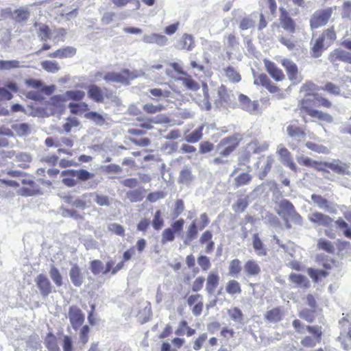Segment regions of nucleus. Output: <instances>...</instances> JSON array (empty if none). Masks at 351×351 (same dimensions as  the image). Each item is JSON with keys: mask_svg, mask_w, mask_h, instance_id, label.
I'll return each instance as SVG.
<instances>
[{"mask_svg": "<svg viewBox=\"0 0 351 351\" xmlns=\"http://www.w3.org/2000/svg\"><path fill=\"white\" fill-rule=\"evenodd\" d=\"M324 42L323 38L320 36L317 38L311 49V56L314 58H319L322 56L324 50Z\"/></svg>", "mask_w": 351, "mask_h": 351, "instance_id": "nucleus-32", "label": "nucleus"}, {"mask_svg": "<svg viewBox=\"0 0 351 351\" xmlns=\"http://www.w3.org/2000/svg\"><path fill=\"white\" fill-rule=\"evenodd\" d=\"M219 276L217 271H211L209 273L205 290L208 295H213L217 287L219 285Z\"/></svg>", "mask_w": 351, "mask_h": 351, "instance_id": "nucleus-25", "label": "nucleus"}, {"mask_svg": "<svg viewBox=\"0 0 351 351\" xmlns=\"http://www.w3.org/2000/svg\"><path fill=\"white\" fill-rule=\"evenodd\" d=\"M69 277L73 285L77 287H80L84 282V278L81 269L76 264L69 270Z\"/></svg>", "mask_w": 351, "mask_h": 351, "instance_id": "nucleus-22", "label": "nucleus"}, {"mask_svg": "<svg viewBox=\"0 0 351 351\" xmlns=\"http://www.w3.org/2000/svg\"><path fill=\"white\" fill-rule=\"evenodd\" d=\"M76 51L77 50L75 47L68 46L59 49L53 53H50L47 56L49 58H71L75 55Z\"/></svg>", "mask_w": 351, "mask_h": 351, "instance_id": "nucleus-27", "label": "nucleus"}, {"mask_svg": "<svg viewBox=\"0 0 351 351\" xmlns=\"http://www.w3.org/2000/svg\"><path fill=\"white\" fill-rule=\"evenodd\" d=\"M239 105L244 110L252 112L257 110L258 104L256 101H252L247 96L240 94L239 95Z\"/></svg>", "mask_w": 351, "mask_h": 351, "instance_id": "nucleus-23", "label": "nucleus"}, {"mask_svg": "<svg viewBox=\"0 0 351 351\" xmlns=\"http://www.w3.org/2000/svg\"><path fill=\"white\" fill-rule=\"evenodd\" d=\"M249 205L248 197H239L232 205V210L235 213H243Z\"/></svg>", "mask_w": 351, "mask_h": 351, "instance_id": "nucleus-43", "label": "nucleus"}, {"mask_svg": "<svg viewBox=\"0 0 351 351\" xmlns=\"http://www.w3.org/2000/svg\"><path fill=\"white\" fill-rule=\"evenodd\" d=\"M314 99H315V103L313 104L314 107L323 106L329 108L332 106V104L328 99L322 97L318 93H317V95H315Z\"/></svg>", "mask_w": 351, "mask_h": 351, "instance_id": "nucleus-60", "label": "nucleus"}, {"mask_svg": "<svg viewBox=\"0 0 351 351\" xmlns=\"http://www.w3.org/2000/svg\"><path fill=\"white\" fill-rule=\"evenodd\" d=\"M322 328L318 325H313L307 327V332L312 335V336H305L303 337L300 343L305 348H313L317 343L321 342L322 337L323 335Z\"/></svg>", "mask_w": 351, "mask_h": 351, "instance_id": "nucleus-3", "label": "nucleus"}, {"mask_svg": "<svg viewBox=\"0 0 351 351\" xmlns=\"http://www.w3.org/2000/svg\"><path fill=\"white\" fill-rule=\"evenodd\" d=\"M26 345L32 350H37L40 346L38 335L36 334L30 335L26 341Z\"/></svg>", "mask_w": 351, "mask_h": 351, "instance_id": "nucleus-64", "label": "nucleus"}, {"mask_svg": "<svg viewBox=\"0 0 351 351\" xmlns=\"http://www.w3.org/2000/svg\"><path fill=\"white\" fill-rule=\"evenodd\" d=\"M225 72L226 77L232 82H239L241 80V75L232 66L227 67Z\"/></svg>", "mask_w": 351, "mask_h": 351, "instance_id": "nucleus-61", "label": "nucleus"}, {"mask_svg": "<svg viewBox=\"0 0 351 351\" xmlns=\"http://www.w3.org/2000/svg\"><path fill=\"white\" fill-rule=\"evenodd\" d=\"M198 228L196 220H193L186 228L185 235L182 236L183 243L185 245H190L191 242L197 238L198 234Z\"/></svg>", "mask_w": 351, "mask_h": 351, "instance_id": "nucleus-19", "label": "nucleus"}, {"mask_svg": "<svg viewBox=\"0 0 351 351\" xmlns=\"http://www.w3.org/2000/svg\"><path fill=\"white\" fill-rule=\"evenodd\" d=\"M286 130L289 138L287 140L289 147L292 149H296L302 139L305 137L306 133L302 128L294 125H288Z\"/></svg>", "mask_w": 351, "mask_h": 351, "instance_id": "nucleus-4", "label": "nucleus"}, {"mask_svg": "<svg viewBox=\"0 0 351 351\" xmlns=\"http://www.w3.org/2000/svg\"><path fill=\"white\" fill-rule=\"evenodd\" d=\"M34 281L43 298L47 297L52 292H56L53 286L46 275L40 274L36 276Z\"/></svg>", "mask_w": 351, "mask_h": 351, "instance_id": "nucleus-5", "label": "nucleus"}, {"mask_svg": "<svg viewBox=\"0 0 351 351\" xmlns=\"http://www.w3.org/2000/svg\"><path fill=\"white\" fill-rule=\"evenodd\" d=\"M278 208L276 210L277 214L282 219H287V215L292 211L295 208L293 204L287 199H282L280 201L276 202Z\"/></svg>", "mask_w": 351, "mask_h": 351, "instance_id": "nucleus-18", "label": "nucleus"}, {"mask_svg": "<svg viewBox=\"0 0 351 351\" xmlns=\"http://www.w3.org/2000/svg\"><path fill=\"white\" fill-rule=\"evenodd\" d=\"M328 60L333 64L338 61L351 64V52L337 48L330 53Z\"/></svg>", "mask_w": 351, "mask_h": 351, "instance_id": "nucleus-9", "label": "nucleus"}, {"mask_svg": "<svg viewBox=\"0 0 351 351\" xmlns=\"http://www.w3.org/2000/svg\"><path fill=\"white\" fill-rule=\"evenodd\" d=\"M317 247L330 254H333L335 252V247L332 242L325 239L318 240Z\"/></svg>", "mask_w": 351, "mask_h": 351, "instance_id": "nucleus-49", "label": "nucleus"}, {"mask_svg": "<svg viewBox=\"0 0 351 351\" xmlns=\"http://www.w3.org/2000/svg\"><path fill=\"white\" fill-rule=\"evenodd\" d=\"M282 65L285 69L289 79L293 82L294 84H298L302 80L301 75L298 73L297 65L289 59H284L282 60Z\"/></svg>", "mask_w": 351, "mask_h": 351, "instance_id": "nucleus-8", "label": "nucleus"}, {"mask_svg": "<svg viewBox=\"0 0 351 351\" xmlns=\"http://www.w3.org/2000/svg\"><path fill=\"white\" fill-rule=\"evenodd\" d=\"M68 315L73 328L77 330L84 323V314L77 306H71L69 308Z\"/></svg>", "mask_w": 351, "mask_h": 351, "instance_id": "nucleus-7", "label": "nucleus"}, {"mask_svg": "<svg viewBox=\"0 0 351 351\" xmlns=\"http://www.w3.org/2000/svg\"><path fill=\"white\" fill-rule=\"evenodd\" d=\"M311 198L313 203L315 204L319 208L324 209L326 211L330 213H336V208L321 195L312 194Z\"/></svg>", "mask_w": 351, "mask_h": 351, "instance_id": "nucleus-16", "label": "nucleus"}, {"mask_svg": "<svg viewBox=\"0 0 351 351\" xmlns=\"http://www.w3.org/2000/svg\"><path fill=\"white\" fill-rule=\"evenodd\" d=\"M315 310L314 309L303 308L299 312L298 316L307 322L312 323L315 319Z\"/></svg>", "mask_w": 351, "mask_h": 351, "instance_id": "nucleus-53", "label": "nucleus"}, {"mask_svg": "<svg viewBox=\"0 0 351 351\" xmlns=\"http://www.w3.org/2000/svg\"><path fill=\"white\" fill-rule=\"evenodd\" d=\"M34 26L37 27V36L40 41L46 42L51 38L50 28L45 24L35 23Z\"/></svg>", "mask_w": 351, "mask_h": 351, "instance_id": "nucleus-29", "label": "nucleus"}, {"mask_svg": "<svg viewBox=\"0 0 351 351\" xmlns=\"http://www.w3.org/2000/svg\"><path fill=\"white\" fill-rule=\"evenodd\" d=\"M94 200L100 206H109L110 200L108 196L94 193Z\"/></svg>", "mask_w": 351, "mask_h": 351, "instance_id": "nucleus-63", "label": "nucleus"}, {"mask_svg": "<svg viewBox=\"0 0 351 351\" xmlns=\"http://www.w3.org/2000/svg\"><path fill=\"white\" fill-rule=\"evenodd\" d=\"M228 274L230 276L237 277L242 270L241 262L234 258L230 262Z\"/></svg>", "mask_w": 351, "mask_h": 351, "instance_id": "nucleus-40", "label": "nucleus"}, {"mask_svg": "<svg viewBox=\"0 0 351 351\" xmlns=\"http://www.w3.org/2000/svg\"><path fill=\"white\" fill-rule=\"evenodd\" d=\"M321 90L326 91L328 93L335 96L340 95L341 92L339 86L330 82H326L324 86H321Z\"/></svg>", "mask_w": 351, "mask_h": 351, "instance_id": "nucleus-47", "label": "nucleus"}, {"mask_svg": "<svg viewBox=\"0 0 351 351\" xmlns=\"http://www.w3.org/2000/svg\"><path fill=\"white\" fill-rule=\"evenodd\" d=\"M80 124L79 120L75 117H69L67 118V122L63 125V130L66 133L71 132L72 128H76Z\"/></svg>", "mask_w": 351, "mask_h": 351, "instance_id": "nucleus-59", "label": "nucleus"}, {"mask_svg": "<svg viewBox=\"0 0 351 351\" xmlns=\"http://www.w3.org/2000/svg\"><path fill=\"white\" fill-rule=\"evenodd\" d=\"M144 75L141 71H130L124 69L121 73L108 72L103 77L107 82L120 83L125 85H129L130 81Z\"/></svg>", "mask_w": 351, "mask_h": 351, "instance_id": "nucleus-1", "label": "nucleus"}, {"mask_svg": "<svg viewBox=\"0 0 351 351\" xmlns=\"http://www.w3.org/2000/svg\"><path fill=\"white\" fill-rule=\"evenodd\" d=\"M45 344L47 348L50 351H57L58 350V347L56 343V338L54 335L51 332L47 334V337L45 339Z\"/></svg>", "mask_w": 351, "mask_h": 351, "instance_id": "nucleus-57", "label": "nucleus"}, {"mask_svg": "<svg viewBox=\"0 0 351 351\" xmlns=\"http://www.w3.org/2000/svg\"><path fill=\"white\" fill-rule=\"evenodd\" d=\"M339 324L341 325L342 330L338 340L341 343L343 348L348 350L350 349V346L345 342L344 339L348 338L351 340V322L348 319L343 318L339 321Z\"/></svg>", "mask_w": 351, "mask_h": 351, "instance_id": "nucleus-10", "label": "nucleus"}, {"mask_svg": "<svg viewBox=\"0 0 351 351\" xmlns=\"http://www.w3.org/2000/svg\"><path fill=\"white\" fill-rule=\"evenodd\" d=\"M11 128L19 136H27L31 132L29 125L26 123H14L11 125Z\"/></svg>", "mask_w": 351, "mask_h": 351, "instance_id": "nucleus-36", "label": "nucleus"}, {"mask_svg": "<svg viewBox=\"0 0 351 351\" xmlns=\"http://www.w3.org/2000/svg\"><path fill=\"white\" fill-rule=\"evenodd\" d=\"M254 84L262 85L265 87L270 93H275L279 90L276 85L273 84L266 74H261L254 80Z\"/></svg>", "mask_w": 351, "mask_h": 351, "instance_id": "nucleus-26", "label": "nucleus"}, {"mask_svg": "<svg viewBox=\"0 0 351 351\" xmlns=\"http://www.w3.org/2000/svg\"><path fill=\"white\" fill-rule=\"evenodd\" d=\"M326 167L339 175H351V172L349 171L350 164L343 162L339 159H333L331 162H328V164H326Z\"/></svg>", "mask_w": 351, "mask_h": 351, "instance_id": "nucleus-12", "label": "nucleus"}, {"mask_svg": "<svg viewBox=\"0 0 351 351\" xmlns=\"http://www.w3.org/2000/svg\"><path fill=\"white\" fill-rule=\"evenodd\" d=\"M151 95L154 97H151L152 100L159 101L161 98L170 97L171 93L169 90H162L161 88H154L149 90Z\"/></svg>", "mask_w": 351, "mask_h": 351, "instance_id": "nucleus-37", "label": "nucleus"}, {"mask_svg": "<svg viewBox=\"0 0 351 351\" xmlns=\"http://www.w3.org/2000/svg\"><path fill=\"white\" fill-rule=\"evenodd\" d=\"M252 176L248 173H242L237 176L234 180L235 187L239 188L241 186L247 185L252 180Z\"/></svg>", "mask_w": 351, "mask_h": 351, "instance_id": "nucleus-42", "label": "nucleus"}, {"mask_svg": "<svg viewBox=\"0 0 351 351\" xmlns=\"http://www.w3.org/2000/svg\"><path fill=\"white\" fill-rule=\"evenodd\" d=\"M64 96L66 99H72L75 101H80L85 96V93L80 90H67L64 93Z\"/></svg>", "mask_w": 351, "mask_h": 351, "instance_id": "nucleus-50", "label": "nucleus"}, {"mask_svg": "<svg viewBox=\"0 0 351 351\" xmlns=\"http://www.w3.org/2000/svg\"><path fill=\"white\" fill-rule=\"evenodd\" d=\"M280 23L282 27L290 33H293L295 29V24L294 21L289 16L286 10L280 8Z\"/></svg>", "mask_w": 351, "mask_h": 351, "instance_id": "nucleus-24", "label": "nucleus"}, {"mask_svg": "<svg viewBox=\"0 0 351 351\" xmlns=\"http://www.w3.org/2000/svg\"><path fill=\"white\" fill-rule=\"evenodd\" d=\"M180 80L182 81V85L189 90L196 91L199 88V84L191 77H181Z\"/></svg>", "mask_w": 351, "mask_h": 351, "instance_id": "nucleus-55", "label": "nucleus"}, {"mask_svg": "<svg viewBox=\"0 0 351 351\" xmlns=\"http://www.w3.org/2000/svg\"><path fill=\"white\" fill-rule=\"evenodd\" d=\"M73 173H74L73 177H76L77 178L78 180L83 182L87 181L93 178L95 176L94 173H90L89 171L85 169H74V171Z\"/></svg>", "mask_w": 351, "mask_h": 351, "instance_id": "nucleus-56", "label": "nucleus"}, {"mask_svg": "<svg viewBox=\"0 0 351 351\" xmlns=\"http://www.w3.org/2000/svg\"><path fill=\"white\" fill-rule=\"evenodd\" d=\"M195 179V176L192 173V169L189 165L183 167L180 171L178 182L179 184L186 186L190 185Z\"/></svg>", "mask_w": 351, "mask_h": 351, "instance_id": "nucleus-20", "label": "nucleus"}, {"mask_svg": "<svg viewBox=\"0 0 351 351\" xmlns=\"http://www.w3.org/2000/svg\"><path fill=\"white\" fill-rule=\"evenodd\" d=\"M175 231L171 228L165 229L162 233L161 243L165 244L167 242L173 241L175 239Z\"/></svg>", "mask_w": 351, "mask_h": 351, "instance_id": "nucleus-62", "label": "nucleus"}, {"mask_svg": "<svg viewBox=\"0 0 351 351\" xmlns=\"http://www.w3.org/2000/svg\"><path fill=\"white\" fill-rule=\"evenodd\" d=\"M88 97L97 103L104 101V95L101 88L97 85L92 84L88 88Z\"/></svg>", "mask_w": 351, "mask_h": 351, "instance_id": "nucleus-30", "label": "nucleus"}, {"mask_svg": "<svg viewBox=\"0 0 351 351\" xmlns=\"http://www.w3.org/2000/svg\"><path fill=\"white\" fill-rule=\"evenodd\" d=\"M175 47L178 49L191 51L195 47V40L193 36L184 34L176 42Z\"/></svg>", "mask_w": 351, "mask_h": 351, "instance_id": "nucleus-15", "label": "nucleus"}, {"mask_svg": "<svg viewBox=\"0 0 351 351\" xmlns=\"http://www.w3.org/2000/svg\"><path fill=\"white\" fill-rule=\"evenodd\" d=\"M41 66L47 72L52 73H56L60 69L58 63L55 60L43 61L41 62Z\"/></svg>", "mask_w": 351, "mask_h": 351, "instance_id": "nucleus-45", "label": "nucleus"}, {"mask_svg": "<svg viewBox=\"0 0 351 351\" xmlns=\"http://www.w3.org/2000/svg\"><path fill=\"white\" fill-rule=\"evenodd\" d=\"M334 9L328 8L315 11L310 19L311 28L313 29L326 25L330 19Z\"/></svg>", "mask_w": 351, "mask_h": 351, "instance_id": "nucleus-2", "label": "nucleus"}, {"mask_svg": "<svg viewBox=\"0 0 351 351\" xmlns=\"http://www.w3.org/2000/svg\"><path fill=\"white\" fill-rule=\"evenodd\" d=\"M308 219L311 222L323 226H329L333 221L330 217L319 212L309 214Z\"/></svg>", "mask_w": 351, "mask_h": 351, "instance_id": "nucleus-17", "label": "nucleus"}, {"mask_svg": "<svg viewBox=\"0 0 351 351\" xmlns=\"http://www.w3.org/2000/svg\"><path fill=\"white\" fill-rule=\"evenodd\" d=\"M252 245L258 256H265L267 254L266 248L257 233L253 234Z\"/></svg>", "mask_w": 351, "mask_h": 351, "instance_id": "nucleus-31", "label": "nucleus"}, {"mask_svg": "<svg viewBox=\"0 0 351 351\" xmlns=\"http://www.w3.org/2000/svg\"><path fill=\"white\" fill-rule=\"evenodd\" d=\"M126 197L132 203L141 202L143 199V193L140 189L128 191L126 193Z\"/></svg>", "mask_w": 351, "mask_h": 351, "instance_id": "nucleus-52", "label": "nucleus"}, {"mask_svg": "<svg viewBox=\"0 0 351 351\" xmlns=\"http://www.w3.org/2000/svg\"><path fill=\"white\" fill-rule=\"evenodd\" d=\"M308 114L312 117L317 118L319 120L326 121L328 123L333 122V117L330 114L318 110L310 109L308 111Z\"/></svg>", "mask_w": 351, "mask_h": 351, "instance_id": "nucleus-35", "label": "nucleus"}, {"mask_svg": "<svg viewBox=\"0 0 351 351\" xmlns=\"http://www.w3.org/2000/svg\"><path fill=\"white\" fill-rule=\"evenodd\" d=\"M22 67H24V66L16 60H0V70H11Z\"/></svg>", "mask_w": 351, "mask_h": 351, "instance_id": "nucleus-44", "label": "nucleus"}, {"mask_svg": "<svg viewBox=\"0 0 351 351\" xmlns=\"http://www.w3.org/2000/svg\"><path fill=\"white\" fill-rule=\"evenodd\" d=\"M305 146L310 150L317 154H328L330 153V150L327 147L311 141L306 142Z\"/></svg>", "mask_w": 351, "mask_h": 351, "instance_id": "nucleus-41", "label": "nucleus"}, {"mask_svg": "<svg viewBox=\"0 0 351 351\" xmlns=\"http://www.w3.org/2000/svg\"><path fill=\"white\" fill-rule=\"evenodd\" d=\"M204 126L202 125L195 130H193L191 133L186 135L184 136V140L189 143H195L199 141L202 137V130Z\"/></svg>", "mask_w": 351, "mask_h": 351, "instance_id": "nucleus-39", "label": "nucleus"}, {"mask_svg": "<svg viewBox=\"0 0 351 351\" xmlns=\"http://www.w3.org/2000/svg\"><path fill=\"white\" fill-rule=\"evenodd\" d=\"M226 292L229 294L234 295L240 293L241 289L239 283L235 280H229L226 288Z\"/></svg>", "mask_w": 351, "mask_h": 351, "instance_id": "nucleus-54", "label": "nucleus"}, {"mask_svg": "<svg viewBox=\"0 0 351 351\" xmlns=\"http://www.w3.org/2000/svg\"><path fill=\"white\" fill-rule=\"evenodd\" d=\"M84 117L95 123L98 126H102L106 123V119L104 116L95 111H90L84 114Z\"/></svg>", "mask_w": 351, "mask_h": 351, "instance_id": "nucleus-34", "label": "nucleus"}, {"mask_svg": "<svg viewBox=\"0 0 351 351\" xmlns=\"http://www.w3.org/2000/svg\"><path fill=\"white\" fill-rule=\"evenodd\" d=\"M321 90V86H318L312 82H305L300 88V93H304V95L317 94V91Z\"/></svg>", "mask_w": 351, "mask_h": 351, "instance_id": "nucleus-38", "label": "nucleus"}, {"mask_svg": "<svg viewBox=\"0 0 351 351\" xmlns=\"http://www.w3.org/2000/svg\"><path fill=\"white\" fill-rule=\"evenodd\" d=\"M164 226V220L160 210L156 211L152 220V226L156 230H159Z\"/></svg>", "mask_w": 351, "mask_h": 351, "instance_id": "nucleus-58", "label": "nucleus"}, {"mask_svg": "<svg viewBox=\"0 0 351 351\" xmlns=\"http://www.w3.org/2000/svg\"><path fill=\"white\" fill-rule=\"evenodd\" d=\"M277 153L280 156V161L281 163L289 167L291 170L296 171L298 167L293 162L290 152L285 147H280L278 149Z\"/></svg>", "mask_w": 351, "mask_h": 351, "instance_id": "nucleus-14", "label": "nucleus"}, {"mask_svg": "<svg viewBox=\"0 0 351 351\" xmlns=\"http://www.w3.org/2000/svg\"><path fill=\"white\" fill-rule=\"evenodd\" d=\"M265 64L267 71L275 80L282 81L284 79L285 75L282 70L278 68L274 62L266 60Z\"/></svg>", "mask_w": 351, "mask_h": 351, "instance_id": "nucleus-28", "label": "nucleus"}, {"mask_svg": "<svg viewBox=\"0 0 351 351\" xmlns=\"http://www.w3.org/2000/svg\"><path fill=\"white\" fill-rule=\"evenodd\" d=\"M289 279L292 282L295 283L298 285L305 287H308V282L306 278L302 274L291 273L289 276Z\"/></svg>", "mask_w": 351, "mask_h": 351, "instance_id": "nucleus-51", "label": "nucleus"}, {"mask_svg": "<svg viewBox=\"0 0 351 351\" xmlns=\"http://www.w3.org/2000/svg\"><path fill=\"white\" fill-rule=\"evenodd\" d=\"M241 140L242 136L239 133H234L232 136L222 138L217 144L216 150L219 151L224 146H230L236 149L239 146Z\"/></svg>", "mask_w": 351, "mask_h": 351, "instance_id": "nucleus-13", "label": "nucleus"}, {"mask_svg": "<svg viewBox=\"0 0 351 351\" xmlns=\"http://www.w3.org/2000/svg\"><path fill=\"white\" fill-rule=\"evenodd\" d=\"M49 274L51 279L56 285V287H60L63 285L62 276L59 269L57 267H56L53 265H51L50 266Z\"/></svg>", "mask_w": 351, "mask_h": 351, "instance_id": "nucleus-33", "label": "nucleus"}, {"mask_svg": "<svg viewBox=\"0 0 351 351\" xmlns=\"http://www.w3.org/2000/svg\"><path fill=\"white\" fill-rule=\"evenodd\" d=\"M217 94L218 99H215L214 101V104L216 108H218L221 106L230 107L232 106L233 103V94L228 93L225 86L221 85L217 88Z\"/></svg>", "mask_w": 351, "mask_h": 351, "instance_id": "nucleus-6", "label": "nucleus"}, {"mask_svg": "<svg viewBox=\"0 0 351 351\" xmlns=\"http://www.w3.org/2000/svg\"><path fill=\"white\" fill-rule=\"evenodd\" d=\"M5 13L11 16L18 23H26L30 16V12L28 8L25 7H21L14 12L12 11L11 8H6Z\"/></svg>", "mask_w": 351, "mask_h": 351, "instance_id": "nucleus-11", "label": "nucleus"}, {"mask_svg": "<svg viewBox=\"0 0 351 351\" xmlns=\"http://www.w3.org/2000/svg\"><path fill=\"white\" fill-rule=\"evenodd\" d=\"M244 272L247 277H255L260 274L261 269L258 263L254 259L248 260L243 266Z\"/></svg>", "mask_w": 351, "mask_h": 351, "instance_id": "nucleus-21", "label": "nucleus"}, {"mask_svg": "<svg viewBox=\"0 0 351 351\" xmlns=\"http://www.w3.org/2000/svg\"><path fill=\"white\" fill-rule=\"evenodd\" d=\"M265 318L270 322H278L282 319V313L280 308H275L267 312Z\"/></svg>", "mask_w": 351, "mask_h": 351, "instance_id": "nucleus-46", "label": "nucleus"}, {"mask_svg": "<svg viewBox=\"0 0 351 351\" xmlns=\"http://www.w3.org/2000/svg\"><path fill=\"white\" fill-rule=\"evenodd\" d=\"M274 159L272 156H268L266 158V161L263 170H261L258 173V177L261 180H263L271 171Z\"/></svg>", "mask_w": 351, "mask_h": 351, "instance_id": "nucleus-48", "label": "nucleus"}]
</instances>
